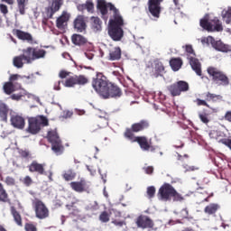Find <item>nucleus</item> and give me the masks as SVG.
I'll list each match as a JSON object with an SVG mask.
<instances>
[{"instance_id": "23", "label": "nucleus", "mask_w": 231, "mask_h": 231, "mask_svg": "<svg viewBox=\"0 0 231 231\" xmlns=\"http://www.w3.org/2000/svg\"><path fill=\"white\" fill-rule=\"evenodd\" d=\"M13 33L19 39L20 41H23L32 44L33 42V36L30 32H26L24 31H21L19 29H14Z\"/></svg>"}, {"instance_id": "4", "label": "nucleus", "mask_w": 231, "mask_h": 231, "mask_svg": "<svg viewBox=\"0 0 231 231\" xmlns=\"http://www.w3.org/2000/svg\"><path fill=\"white\" fill-rule=\"evenodd\" d=\"M46 138L49 143H51V151L56 156H60V154H63L64 144H62V140H60V136H59V132H57V129L50 130L47 133Z\"/></svg>"}, {"instance_id": "64", "label": "nucleus", "mask_w": 231, "mask_h": 231, "mask_svg": "<svg viewBox=\"0 0 231 231\" xmlns=\"http://www.w3.org/2000/svg\"><path fill=\"white\" fill-rule=\"evenodd\" d=\"M182 231H194V229L192 227H186L184 230Z\"/></svg>"}, {"instance_id": "46", "label": "nucleus", "mask_w": 231, "mask_h": 231, "mask_svg": "<svg viewBox=\"0 0 231 231\" xmlns=\"http://www.w3.org/2000/svg\"><path fill=\"white\" fill-rule=\"evenodd\" d=\"M18 153L20 154L21 158H23L24 160H30L32 158V153H30V151L28 150H19Z\"/></svg>"}, {"instance_id": "47", "label": "nucleus", "mask_w": 231, "mask_h": 231, "mask_svg": "<svg viewBox=\"0 0 231 231\" xmlns=\"http://www.w3.org/2000/svg\"><path fill=\"white\" fill-rule=\"evenodd\" d=\"M199 118L202 122V124H208L210 122V118H208V114L207 113H199Z\"/></svg>"}, {"instance_id": "37", "label": "nucleus", "mask_w": 231, "mask_h": 231, "mask_svg": "<svg viewBox=\"0 0 231 231\" xmlns=\"http://www.w3.org/2000/svg\"><path fill=\"white\" fill-rule=\"evenodd\" d=\"M213 47L217 49V51H223L224 53L230 51L228 45L224 44L223 42H221V41L216 42L213 44Z\"/></svg>"}, {"instance_id": "45", "label": "nucleus", "mask_w": 231, "mask_h": 231, "mask_svg": "<svg viewBox=\"0 0 231 231\" xmlns=\"http://www.w3.org/2000/svg\"><path fill=\"white\" fill-rule=\"evenodd\" d=\"M146 194L149 199H152L156 194V188H154V186H149L147 188Z\"/></svg>"}, {"instance_id": "35", "label": "nucleus", "mask_w": 231, "mask_h": 231, "mask_svg": "<svg viewBox=\"0 0 231 231\" xmlns=\"http://www.w3.org/2000/svg\"><path fill=\"white\" fill-rule=\"evenodd\" d=\"M8 106L5 103H0V118L2 122H8Z\"/></svg>"}, {"instance_id": "25", "label": "nucleus", "mask_w": 231, "mask_h": 231, "mask_svg": "<svg viewBox=\"0 0 231 231\" xmlns=\"http://www.w3.org/2000/svg\"><path fill=\"white\" fill-rule=\"evenodd\" d=\"M122 59V49L112 47L109 49L108 60H120Z\"/></svg>"}, {"instance_id": "60", "label": "nucleus", "mask_w": 231, "mask_h": 231, "mask_svg": "<svg viewBox=\"0 0 231 231\" xmlns=\"http://www.w3.org/2000/svg\"><path fill=\"white\" fill-rule=\"evenodd\" d=\"M54 89H55V91H60V81H58V82L54 85Z\"/></svg>"}, {"instance_id": "1", "label": "nucleus", "mask_w": 231, "mask_h": 231, "mask_svg": "<svg viewBox=\"0 0 231 231\" xmlns=\"http://www.w3.org/2000/svg\"><path fill=\"white\" fill-rule=\"evenodd\" d=\"M92 88L102 98H120L122 88L107 80L101 72H97L96 78L92 79Z\"/></svg>"}, {"instance_id": "41", "label": "nucleus", "mask_w": 231, "mask_h": 231, "mask_svg": "<svg viewBox=\"0 0 231 231\" xmlns=\"http://www.w3.org/2000/svg\"><path fill=\"white\" fill-rule=\"evenodd\" d=\"M67 210H69V216H77L79 214V210L77 208V206H75V202H72L71 204L66 205Z\"/></svg>"}, {"instance_id": "21", "label": "nucleus", "mask_w": 231, "mask_h": 231, "mask_svg": "<svg viewBox=\"0 0 231 231\" xmlns=\"http://www.w3.org/2000/svg\"><path fill=\"white\" fill-rule=\"evenodd\" d=\"M45 167L46 164L39 163V162L37 161H32L31 164L28 165L29 172H35L40 176H43V174H46Z\"/></svg>"}, {"instance_id": "54", "label": "nucleus", "mask_w": 231, "mask_h": 231, "mask_svg": "<svg viewBox=\"0 0 231 231\" xmlns=\"http://www.w3.org/2000/svg\"><path fill=\"white\" fill-rule=\"evenodd\" d=\"M180 215H181L182 219H189V209L183 208L180 211Z\"/></svg>"}, {"instance_id": "59", "label": "nucleus", "mask_w": 231, "mask_h": 231, "mask_svg": "<svg viewBox=\"0 0 231 231\" xmlns=\"http://www.w3.org/2000/svg\"><path fill=\"white\" fill-rule=\"evenodd\" d=\"M183 158H189V154H184L183 156L180 153H178L177 160L179 162H183Z\"/></svg>"}, {"instance_id": "16", "label": "nucleus", "mask_w": 231, "mask_h": 231, "mask_svg": "<svg viewBox=\"0 0 231 231\" xmlns=\"http://www.w3.org/2000/svg\"><path fill=\"white\" fill-rule=\"evenodd\" d=\"M97 10H99L101 15H107V8L111 12H114V18L120 15V11L116 9L115 5L111 3H106V0H97Z\"/></svg>"}, {"instance_id": "55", "label": "nucleus", "mask_w": 231, "mask_h": 231, "mask_svg": "<svg viewBox=\"0 0 231 231\" xmlns=\"http://www.w3.org/2000/svg\"><path fill=\"white\" fill-rule=\"evenodd\" d=\"M112 223L116 226H120V227H122V226H124V225H125V221H122V220L120 221V220H116V219L113 220Z\"/></svg>"}, {"instance_id": "2", "label": "nucleus", "mask_w": 231, "mask_h": 231, "mask_svg": "<svg viewBox=\"0 0 231 231\" xmlns=\"http://www.w3.org/2000/svg\"><path fill=\"white\" fill-rule=\"evenodd\" d=\"M124 18L122 15L115 16L114 19L109 20L108 35L113 41H122L124 38Z\"/></svg>"}, {"instance_id": "42", "label": "nucleus", "mask_w": 231, "mask_h": 231, "mask_svg": "<svg viewBox=\"0 0 231 231\" xmlns=\"http://www.w3.org/2000/svg\"><path fill=\"white\" fill-rule=\"evenodd\" d=\"M18 11L21 15L26 14V0H16Z\"/></svg>"}, {"instance_id": "11", "label": "nucleus", "mask_w": 231, "mask_h": 231, "mask_svg": "<svg viewBox=\"0 0 231 231\" xmlns=\"http://www.w3.org/2000/svg\"><path fill=\"white\" fill-rule=\"evenodd\" d=\"M189 83L184 80H180L168 86V91L170 92L171 97H180L181 93H185L189 91Z\"/></svg>"}, {"instance_id": "31", "label": "nucleus", "mask_w": 231, "mask_h": 231, "mask_svg": "<svg viewBox=\"0 0 231 231\" xmlns=\"http://www.w3.org/2000/svg\"><path fill=\"white\" fill-rule=\"evenodd\" d=\"M10 210L14 223H16L18 226H23V217L21 216V213H19L14 206L11 207Z\"/></svg>"}, {"instance_id": "49", "label": "nucleus", "mask_w": 231, "mask_h": 231, "mask_svg": "<svg viewBox=\"0 0 231 231\" xmlns=\"http://www.w3.org/2000/svg\"><path fill=\"white\" fill-rule=\"evenodd\" d=\"M5 183L9 186V187H14V185H15V179H14L13 177H6L5 178Z\"/></svg>"}, {"instance_id": "44", "label": "nucleus", "mask_w": 231, "mask_h": 231, "mask_svg": "<svg viewBox=\"0 0 231 231\" xmlns=\"http://www.w3.org/2000/svg\"><path fill=\"white\" fill-rule=\"evenodd\" d=\"M109 213H107V211H103L101 212V214L99 215V221H101V223H109Z\"/></svg>"}, {"instance_id": "12", "label": "nucleus", "mask_w": 231, "mask_h": 231, "mask_svg": "<svg viewBox=\"0 0 231 231\" xmlns=\"http://www.w3.org/2000/svg\"><path fill=\"white\" fill-rule=\"evenodd\" d=\"M200 26L208 32H223V24L221 23V21H219L217 17H215L214 19L210 20V22H208V20L207 19H201Z\"/></svg>"}, {"instance_id": "9", "label": "nucleus", "mask_w": 231, "mask_h": 231, "mask_svg": "<svg viewBox=\"0 0 231 231\" xmlns=\"http://www.w3.org/2000/svg\"><path fill=\"white\" fill-rule=\"evenodd\" d=\"M24 51L27 64H32L33 60H39V59L46 57V51L39 47H27Z\"/></svg>"}, {"instance_id": "43", "label": "nucleus", "mask_w": 231, "mask_h": 231, "mask_svg": "<svg viewBox=\"0 0 231 231\" xmlns=\"http://www.w3.org/2000/svg\"><path fill=\"white\" fill-rule=\"evenodd\" d=\"M18 89H20V93L11 95L12 100H21L22 97H26V90L23 88Z\"/></svg>"}, {"instance_id": "30", "label": "nucleus", "mask_w": 231, "mask_h": 231, "mask_svg": "<svg viewBox=\"0 0 231 231\" xmlns=\"http://www.w3.org/2000/svg\"><path fill=\"white\" fill-rule=\"evenodd\" d=\"M90 26L92 30L95 32H101L102 31V20L98 18V16H92L90 18Z\"/></svg>"}, {"instance_id": "61", "label": "nucleus", "mask_w": 231, "mask_h": 231, "mask_svg": "<svg viewBox=\"0 0 231 231\" xmlns=\"http://www.w3.org/2000/svg\"><path fill=\"white\" fill-rule=\"evenodd\" d=\"M2 3H7V5H14V0H1Z\"/></svg>"}, {"instance_id": "28", "label": "nucleus", "mask_w": 231, "mask_h": 231, "mask_svg": "<svg viewBox=\"0 0 231 231\" xmlns=\"http://www.w3.org/2000/svg\"><path fill=\"white\" fill-rule=\"evenodd\" d=\"M23 60L26 64H28V60L26 59L24 50L23 51L22 55L14 58L13 64L15 68H23V66H24V63L23 62Z\"/></svg>"}, {"instance_id": "14", "label": "nucleus", "mask_w": 231, "mask_h": 231, "mask_svg": "<svg viewBox=\"0 0 231 231\" xmlns=\"http://www.w3.org/2000/svg\"><path fill=\"white\" fill-rule=\"evenodd\" d=\"M125 138L130 140V142L134 143L137 142L142 151H149L151 149V143H149V139L145 136H134V134L131 133L129 130L125 134Z\"/></svg>"}, {"instance_id": "7", "label": "nucleus", "mask_w": 231, "mask_h": 231, "mask_svg": "<svg viewBox=\"0 0 231 231\" xmlns=\"http://www.w3.org/2000/svg\"><path fill=\"white\" fill-rule=\"evenodd\" d=\"M208 74L209 77L212 78V80L217 86H229L230 85V79H228V76L225 74V72L217 69L216 67H208Z\"/></svg>"}, {"instance_id": "48", "label": "nucleus", "mask_w": 231, "mask_h": 231, "mask_svg": "<svg viewBox=\"0 0 231 231\" xmlns=\"http://www.w3.org/2000/svg\"><path fill=\"white\" fill-rule=\"evenodd\" d=\"M24 228L25 231H37V226L32 223H26Z\"/></svg>"}, {"instance_id": "63", "label": "nucleus", "mask_w": 231, "mask_h": 231, "mask_svg": "<svg viewBox=\"0 0 231 231\" xmlns=\"http://www.w3.org/2000/svg\"><path fill=\"white\" fill-rule=\"evenodd\" d=\"M189 171H198V167L190 166V167L189 168Z\"/></svg>"}, {"instance_id": "29", "label": "nucleus", "mask_w": 231, "mask_h": 231, "mask_svg": "<svg viewBox=\"0 0 231 231\" xmlns=\"http://www.w3.org/2000/svg\"><path fill=\"white\" fill-rule=\"evenodd\" d=\"M170 66L172 71H180L183 66V60L181 58H171L170 60Z\"/></svg>"}, {"instance_id": "18", "label": "nucleus", "mask_w": 231, "mask_h": 231, "mask_svg": "<svg viewBox=\"0 0 231 231\" xmlns=\"http://www.w3.org/2000/svg\"><path fill=\"white\" fill-rule=\"evenodd\" d=\"M163 0H148V10L156 19L160 18V14H162V4Z\"/></svg>"}, {"instance_id": "33", "label": "nucleus", "mask_w": 231, "mask_h": 231, "mask_svg": "<svg viewBox=\"0 0 231 231\" xmlns=\"http://www.w3.org/2000/svg\"><path fill=\"white\" fill-rule=\"evenodd\" d=\"M163 71H165V67L163 66V63H162V61L155 62L152 76L155 79H158V77H162Z\"/></svg>"}, {"instance_id": "24", "label": "nucleus", "mask_w": 231, "mask_h": 231, "mask_svg": "<svg viewBox=\"0 0 231 231\" xmlns=\"http://www.w3.org/2000/svg\"><path fill=\"white\" fill-rule=\"evenodd\" d=\"M10 122L11 125H13V127H14L15 129H24V125H26L24 117L19 115L12 116Z\"/></svg>"}, {"instance_id": "15", "label": "nucleus", "mask_w": 231, "mask_h": 231, "mask_svg": "<svg viewBox=\"0 0 231 231\" xmlns=\"http://www.w3.org/2000/svg\"><path fill=\"white\" fill-rule=\"evenodd\" d=\"M64 5V0H52L51 4L45 8L44 19L48 21V19H53V15L62 8Z\"/></svg>"}, {"instance_id": "62", "label": "nucleus", "mask_w": 231, "mask_h": 231, "mask_svg": "<svg viewBox=\"0 0 231 231\" xmlns=\"http://www.w3.org/2000/svg\"><path fill=\"white\" fill-rule=\"evenodd\" d=\"M114 214H116V217H122V213L120 211H116L113 209Z\"/></svg>"}, {"instance_id": "57", "label": "nucleus", "mask_w": 231, "mask_h": 231, "mask_svg": "<svg viewBox=\"0 0 231 231\" xmlns=\"http://www.w3.org/2000/svg\"><path fill=\"white\" fill-rule=\"evenodd\" d=\"M146 174H152L154 172V168L152 166H148L146 168H143Z\"/></svg>"}, {"instance_id": "5", "label": "nucleus", "mask_w": 231, "mask_h": 231, "mask_svg": "<svg viewBox=\"0 0 231 231\" xmlns=\"http://www.w3.org/2000/svg\"><path fill=\"white\" fill-rule=\"evenodd\" d=\"M185 51L187 53L188 60H189V65L191 66V69L195 73L199 76L201 77L202 80H208V77L207 76H202V71H201V63L199 62V60L196 58V52L194 51V48H192V45L188 44L185 46Z\"/></svg>"}, {"instance_id": "40", "label": "nucleus", "mask_w": 231, "mask_h": 231, "mask_svg": "<svg viewBox=\"0 0 231 231\" xmlns=\"http://www.w3.org/2000/svg\"><path fill=\"white\" fill-rule=\"evenodd\" d=\"M77 176V173L73 171V170H68L63 173V179L65 181H71L75 180V177Z\"/></svg>"}, {"instance_id": "19", "label": "nucleus", "mask_w": 231, "mask_h": 231, "mask_svg": "<svg viewBox=\"0 0 231 231\" xmlns=\"http://www.w3.org/2000/svg\"><path fill=\"white\" fill-rule=\"evenodd\" d=\"M135 225L138 226V228H152L154 226V222L148 216L140 215L135 219Z\"/></svg>"}, {"instance_id": "22", "label": "nucleus", "mask_w": 231, "mask_h": 231, "mask_svg": "<svg viewBox=\"0 0 231 231\" xmlns=\"http://www.w3.org/2000/svg\"><path fill=\"white\" fill-rule=\"evenodd\" d=\"M69 21V14H68V12L63 11L61 15L58 17L56 20V28H58V30H66Z\"/></svg>"}, {"instance_id": "17", "label": "nucleus", "mask_w": 231, "mask_h": 231, "mask_svg": "<svg viewBox=\"0 0 231 231\" xmlns=\"http://www.w3.org/2000/svg\"><path fill=\"white\" fill-rule=\"evenodd\" d=\"M150 125L149 120L143 119L138 123L133 124L131 128H126L124 136L125 138V134H127L128 131L131 132L132 134H134V133H140L145 131V129H149Z\"/></svg>"}, {"instance_id": "56", "label": "nucleus", "mask_w": 231, "mask_h": 231, "mask_svg": "<svg viewBox=\"0 0 231 231\" xmlns=\"http://www.w3.org/2000/svg\"><path fill=\"white\" fill-rule=\"evenodd\" d=\"M64 118H71V116H73V112L67 110L63 112V116Z\"/></svg>"}, {"instance_id": "6", "label": "nucleus", "mask_w": 231, "mask_h": 231, "mask_svg": "<svg viewBox=\"0 0 231 231\" xmlns=\"http://www.w3.org/2000/svg\"><path fill=\"white\" fill-rule=\"evenodd\" d=\"M49 125L48 118L44 116H37L28 119V127L26 133L30 134H38L41 132V127H46Z\"/></svg>"}, {"instance_id": "26", "label": "nucleus", "mask_w": 231, "mask_h": 231, "mask_svg": "<svg viewBox=\"0 0 231 231\" xmlns=\"http://www.w3.org/2000/svg\"><path fill=\"white\" fill-rule=\"evenodd\" d=\"M5 95H12L14 91L21 89V84L15 85L12 81L5 82L3 87Z\"/></svg>"}, {"instance_id": "27", "label": "nucleus", "mask_w": 231, "mask_h": 231, "mask_svg": "<svg viewBox=\"0 0 231 231\" xmlns=\"http://www.w3.org/2000/svg\"><path fill=\"white\" fill-rule=\"evenodd\" d=\"M86 20H84V16L79 15L74 21V28L77 32H82L86 30Z\"/></svg>"}, {"instance_id": "51", "label": "nucleus", "mask_w": 231, "mask_h": 231, "mask_svg": "<svg viewBox=\"0 0 231 231\" xmlns=\"http://www.w3.org/2000/svg\"><path fill=\"white\" fill-rule=\"evenodd\" d=\"M70 74L71 72L68 70H60L59 73V77L60 79H68V77H69Z\"/></svg>"}, {"instance_id": "53", "label": "nucleus", "mask_w": 231, "mask_h": 231, "mask_svg": "<svg viewBox=\"0 0 231 231\" xmlns=\"http://www.w3.org/2000/svg\"><path fill=\"white\" fill-rule=\"evenodd\" d=\"M223 18L226 19V24H230L231 23V12H226V14L223 15Z\"/></svg>"}, {"instance_id": "38", "label": "nucleus", "mask_w": 231, "mask_h": 231, "mask_svg": "<svg viewBox=\"0 0 231 231\" xmlns=\"http://www.w3.org/2000/svg\"><path fill=\"white\" fill-rule=\"evenodd\" d=\"M19 79H27V80H32V81H33L34 80V79H35V76H33V74H31V75H29V76H23V77H22L21 75H19V74H13V75H11L10 76V78H9V82H15V80H19Z\"/></svg>"}, {"instance_id": "34", "label": "nucleus", "mask_w": 231, "mask_h": 231, "mask_svg": "<svg viewBox=\"0 0 231 231\" xmlns=\"http://www.w3.org/2000/svg\"><path fill=\"white\" fill-rule=\"evenodd\" d=\"M219 208H221V206H219V204L211 203L204 208V212H205V214H208V216H212V215L216 214V212H217V210H219Z\"/></svg>"}, {"instance_id": "13", "label": "nucleus", "mask_w": 231, "mask_h": 231, "mask_svg": "<svg viewBox=\"0 0 231 231\" xmlns=\"http://www.w3.org/2000/svg\"><path fill=\"white\" fill-rule=\"evenodd\" d=\"M205 97V99L197 98L194 102L197 106H204L205 107H210L208 102H223V96L213 94L210 92H205L202 94Z\"/></svg>"}, {"instance_id": "20", "label": "nucleus", "mask_w": 231, "mask_h": 231, "mask_svg": "<svg viewBox=\"0 0 231 231\" xmlns=\"http://www.w3.org/2000/svg\"><path fill=\"white\" fill-rule=\"evenodd\" d=\"M69 185L72 190H74L75 192H89V186L88 185V181H86V180H80L79 181H72L69 183Z\"/></svg>"}, {"instance_id": "58", "label": "nucleus", "mask_w": 231, "mask_h": 231, "mask_svg": "<svg viewBox=\"0 0 231 231\" xmlns=\"http://www.w3.org/2000/svg\"><path fill=\"white\" fill-rule=\"evenodd\" d=\"M225 120L231 122V111H227L224 116Z\"/></svg>"}, {"instance_id": "8", "label": "nucleus", "mask_w": 231, "mask_h": 231, "mask_svg": "<svg viewBox=\"0 0 231 231\" xmlns=\"http://www.w3.org/2000/svg\"><path fill=\"white\" fill-rule=\"evenodd\" d=\"M32 206L37 219H48L50 217V208L41 199L35 198L32 199Z\"/></svg>"}, {"instance_id": "39", "label": "nucleus", "mask_w": 231, "mask_h": 231, "mask_svg": "<svg viewBox=\"0 0 231 231\" xmlns=\"http://www.w3.org/2000/svg\"><path fill=\"white\" fill-rule=\"evenodd\" d=\"M0 202L1 203H12V200L10 199V196L8 195V192L5 189H2L0 191Z\"/></svg>"}, {"instance_id": "36", "label": "nucleus", "mask_w": 231, "mask_h": 231, "mask_svg": "<svg viewBox=\"0 0 231 231\" xmlns=\"http://www.w3.org/2000/svg\"><path fill=\"white\" fill-rule=\"evenodd\" d=\"M79 10H87V12L93 14V10H95V4H93V1L88 0L85 4L80 5L79 6Z\"/></svg>"}, {"instance_id": "3", "label": "nucleus", "mask_w": 231, "mask_h": 231, "mask_svg": "<svg viewBox=\"0 0 231 231\" xmlns=\"http://www.w3.org/2000/svg\"><path fill=\"white\" fill-rule=\"evenodd\" d=\"M157 198L160 201H183V197L169 183H164L159 189Z\"/></svg>"}, {"instance_id": "32", "label": "nucleus", "mask_w": 231, "mask_h": 231, "mask_svg": "<svg viewBox=\"0 0 231 231\" xmlns=\"http://www.w3.org/2000/svg\"><path fill=\"white\" fill-rule=\"evenodd\" d=\"M71 41L75 46H84V44L88 43V39L80 34H73L71 36Z\"/></svg>"}, {"instance_id": "10", "label": "nucleus", "mask_w": 231, "mask_h": 231, "mask_svg": "<svg viewBox=\"0 0 231 231\" xmlns=\"http://www.w3.org/2000/svg\"><path fill=\"white\" fill-rule=\"evenodd\" d=\"M89 84V79L85 75H73L66 79L63 86L65 88H75V86H86Z\"/></svg>"}, {"instance_id": "50", "label": "nucleus", "mask_w": 231, "mask_h": 231, "mask_svg": "<svg viewBox=\"0 0 231 231\" xmlns=\"http://www.w3.org/2000/svg\"><path fill=\"white\" fill-rule=\"evenodd\" d=\"M32 183H33L32 177L27 175L23 178V184L25 187H30V185H32Z\"/></svg>"}, {"instance_id": "52", "label": "nucleus", "mask_w": 231, "mask_h": 231, "mask_svg": "<svg viewBox=\"0 0 231 231\" xmlns=\"http://www.w3.org/2000/svg\"><path fill=\"white\" fill-rule=\"evenodd\" d=\"M0 12L4 15H6V14H8V6L5 4H0Z\"/></svg>"}]
</instances>
